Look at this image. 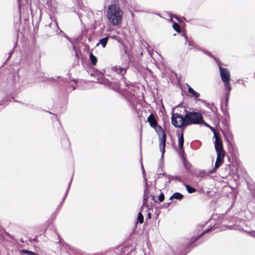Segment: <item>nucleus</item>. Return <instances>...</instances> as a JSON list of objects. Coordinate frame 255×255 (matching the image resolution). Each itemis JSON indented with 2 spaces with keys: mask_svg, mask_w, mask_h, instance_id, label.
<instances>
[{
  "mask_svg": "<svg viewBox=\"0 0 255 255\" xmlns=\"http://www.w3.org/2000/svg\"><path fill=\"white\" fill-rule=\"evenodd\" d=\"M123 14V11L115 4L110 5L107 10V18L114 26L118 25L121 23Z\"/></svg>",
  "mask_w": 255,
  "mask_h": 255,
  "instance_id": "obj_1",
  "label": "nucleus"
},
{
  "mask_svg": "<svg viewBox=\"0 0 255 255\" xmlns=\"http://www.w3.org/2000/svg\"><path fill=\"white\" fill-rule=\"evenodd\" d=\"M214 137L215 138L214 145L217 154L214 169L216 170L223 163L225 153L223 148V143L220 137L215 132H214Z\"/></svg>",
  "mask_w": 255,
  "mask_h": 255,
  "instance_id": "obj_2",
  "label": "nucleus"
},
{
  "mask_svg": "<svg viewBox=\"0 0 255 255\" xmlns=\"http://www.w3.org/2000/svg\"><path fill=\"white\" fill-rule=\"evenodd\" d=\"M186 124L187 125L199 124L203 122L202 115L198 112H188L185 115Z\"/></svg>",
  "mask_w": 255,
  "mask_h": 255,
  "instance_id": "obj_3",
  "label": "nucleus"
},
{
  "mask_svg": "<svg viewBox=\"0 0 255 255\" xmlns=\"http://www.w3.org/2000/svg\"><path fill=\"white\" fill-rule=\"evenodd\" d=\"M219 70L222 81L224 83L225 87L228 91V94H229V92L232 90V87L230 82V74L228 70L226 68L220 67Z\"/></svg>",
  "mask_w": 255,
  "mask_h": 255,
  "instance_id": "obj_4",
  "label": "nucleus"
},
{
  "mask_svg": "<svg viewBox=\"0 0 255 255\" xmlns=\"http://www.w3.org/2000/svg\"><path fill=\"white\" fill-rule=\"evenodd\" d=\"M155 128V130L157 132L159 137V148L162 152V157H163L165 152L166 135L161 127L158 126L156 127Z\"/></svg>",
  "mask_w": 255,
  "mask_h": 255,
  "instance_id": "obj_5",
  "label": "nucleus"
},
{
  "mask_svg": "<svg viewBox=\"0 0 255 255\" xmlns=\"http://www.w3.org/2000/svg\"><path fill=\"white\" fill-rule=\"evenodd\" d=\"M172 125L177 128H180L183 126H187L186 124L185 117L183 118L179 114H173L171 118Z\"/></svg>",
  "mask_w": 255,
  "mask_h": 255,
  "instance_id": "obj_6",
  "label": "nucleus"
},
{
  "mask_svg": "<svg viewBox=\"0 0 255 255\" xmlns=\"http://www.w3.org/2000/svg\"><path fill=\"white\" fill-rule=\"evenodd\" d=\"M147 122L149 123L150 126L152 128H155L157 126V122L155 119L154 116L150 114L147 120Z\"/></svg>",
  "mask_w": 255,
  "mask_h": 255,
  "instance_id": "obj_7",
  "label": "nucleus"
},
{
  "mask_svg": "<svg viewBox=\"0 0 255 255\" xmlns=\"http://www.w3.org/2000/svg\"><path fill=\"white\" fill-rule=\"evenodd\" d=\"M109 37H106L105 38H103L101 39H100L99 41V42L97 44V46H99V44L102 45V47L103 48H105L107 45L108 40Z\"/></svg>",
  "mask_w": 255,
  "mask_h": 255,
  "instance_id": "obj_8",
  "label": "nucleus"
},
{
  "mask_svg": "<svg viewBox=\"0 0 255 255\" xmlns=\"http://www.w3.org/2000/svg\"><path fill=\"white\" fill-rule=\"evenodd\" d=\"M184 144V138L183 134L178 136V147L181 150L183 148Z\"/></svg>",
  "mask_w": 255,
  "mask_h": 255,
  "instance_id": "obj_9",
  "label": "nucleus"
},
{
  "mask_svg": "<svg viewBox=\"0 0 255 255\" xmlns=\"http://www.w3.org/2000/svg\"><path fill=\"white\" fill-rule=\"evenodd\" d=\"M188 92L192 94L194 97L195 98H198L199 97L200 95L198 93L195 91L191 87H190L189 86H188Z\"/></svg>",
  "mask_w": 255,
  "mask_h": 255,
  "instance_id": "obj_10",
  "label": "nucleus"
},
{
  "mask_svg": "<svg viewBox=\"0 0 255 255\" xmlns=\"http://www.w3.org/2000/svg\"><path fill=\"white\" fill-rule=\"evenodd\" d=\"M183 197V196L181 194L179 193H175L170 197V200H172L173 199L181 200Z\"/></svg>",
  "mask_w": 255,
  "mask_h": 255,
  "instance_id": "obj_11",
  "label": "nucleus"
},
{
  "mask_svg": "<svg viewBox=\"0 0 255 255\" xmlns=\"http://www.w3.org/2000/svg\"><path fill=\"white\" fill-rule=\"evenodd\" d=\"M114 71H116L118 73H121L122 75L125 73V70L120 67L115 66L113 68Z\"/></svg>",
  "mask_w": 255,
  "mask_h": 255,
  "instance_id": "obj_12",
  "label": "nucleus"
},
{
  "mask_svg": "<svg viewBox=\"0 0 255 255\" xmlns=\"http://www.w3.org/2000/svg\"><path fill=\"white\" fill-rule=\"evenodd\" d=\"M90 58L93 65H95L97 62V58L91 53L90 54Z\"/></svg>",
  "mask_w": 255,
  "mask_h": 255,
  "instance_id": "obj_13",
  "label": "nucleus"
},
{
  "mask_svg": "<svg viewBox=\"0 0 255 255\" xmlns=\"http://www.w3.org/2000/svg\"><path fill=\"white\" fill-rule=\"evenodd\" d=\"M185 187L189 193H192L196 191V189L195 188L191 187L189 185L185 184Z\"/></svg>",
  "mask_w": 255,
  "mask_h": 255,
  "instance_id": "obj_14",
  "label": "nucleus"
},
{
  "mask_svg": "<svg viewBox=\"0 0 255 255\" xmlns=\"http://www.w3.org/2000/svg\"><path fill=\"white\" fill-rule=\"evenodd\" d=\"M173 28L177 32H180V28L179 24L176 22L173 24Z\"/></svg>",
  "mask_w": 255,
  "mask_h": 255,
  "instance_id": "obj_15",
  "label": "nucleus"
},
{
  "mask_svg": "<svg viewBox=\"0 0 255 255\" xmlns=\"http://www.w3.org/2000/svg\"><path fill=\"white\" fill-rule=\"evenodd\" d=\"M137 220L138 222L141 224L143 222V217L140 212H139L138 214Z\"/></svg>",
  "mask_w": 255,
  "mask_h": 255,
  "instance_id": "obj_16",
  "label": "nucleus"
},
{
  "mask_svg": "<svg viewBox=\"0 0 255 255\" xmlns=\"http://www.w3.org/2000/svg\"><path fill=\"white\" fill-rule=\"evenodd\" d=\"M21 252L23 253L26 254L28 255H37L34 252L27 250H22Z\"/></svg>",
  "mask_w": 255,
  "mask_h": 255,
  "instance_id": "obj_17",
  "label": "nucleus"
},
{
  "mask_svg": "<svg viewBox=\"0 0 255 255\" xmlns=\"http://www.w3.org/2000/svg\"><path fill=\"white\" fill-rule=\"evenodd\" d=\"M164 196L163 193H161L158 196V200L160 202H162L164 200Z\"/></svg>",
  "mask_w": 255,
  "mask_h": 255,
  "instance_id": "obj_18",
  "label": "nucleus"
},
{
  "mask_svg": "<svg viewBox=\"0 0 255 255\" xmlns=\"http://www.w3.org/2000/svg\"><path fill=\"white\" fill-rule=\"evenodd\" d=\"M227 142L228 143V146H229V149L230 150L231 148H232V145L231 144V142L228 138H227Z\"/></svg>",
  "mask_w": 255,
  "mask_h": 255,
  "instance_id": "obj_19",
  "label": "nucleus"
},
{
  "mask_svg": "<svg viewBox=\"0 0 255 255\" xmlns=\"http://www.w3.org/2000/svg\"><path fill=\"white\" fill-rule=\"evenodd\" d=\"M203 124H204V125L205 126H206V127L210 128H211L212 129H213V128H211V127H210V126L208 124H207L206 123H204V122H203ZM201 124H202V123ZM213 130V131H214V132H215V133H216V132L214 130Z\"/></svg>",
  "mask_w": 255,
  "mask_h": 255,
  "instance_id": "obj_20",
  "label": "nucleus"
},
{
  "mask_svg": "<svg viewBox=\"0 0 255 255\" xmlns=\"http://www.w3.org/2000/svg\"><path fill=\"white\" fill-rule=\"evenodd\" d=\"M148 217L149 218H150V213L148 214Z\"/></svg>",
  "mask_w": 255,
  "mask_h": 255,
  "instance_id": "obj_21",
  "label": "nucleus"
},
{
  "mask_svg": "<svg viewBox=\"0 0 255 255\" xmlns=\"http://www.w3.org/2000/svg\"><path fill=\"white\" fill-rule=\"evenodd\" d=\"M184 37H185V38L186 39V40L187 41V37L186 35H185Z\"/></svg>",
  "mask_w": 255,
  "mask_h": 255,
  "instance_id": "obj_22",
  "label": "nucleus"
},
{
  "mask_svg": "<svg viewBox=\"0 0 255 255\" xmlns=\"http://www.w3.org/2000/svg\"><path fill=\"white\" fill-rule=\"evenodd\" d=\"M177 19H178L179 20V19L178 18V17L177 16L175 17Z\"/></svg>",
  "mask_w": 255,
  "mask_h": 255,
  "instance_id": "obj_23",
  "label": "nucleus"
},
{
  "mask_svg": "<svg viewBox=\"0 0 255 255\" xmlns=\"http://www.w3.org/2000/svg\"><path fill=\"white\" fill-rule=\"evenodd\" d=\"M144 180L145 181H146V178L145 177H144Z\"/></svg>",
  "mask_w": 255,
  "mask_h": 255,
  "instance_id": "obj_24",
  "label": "nucleus"
},
{
  "mask_svg": "<svg viewBox=\"0 0 255 255\" xmlns=\"http://www.w3.org/2000/svg\"><path fill=\"white\" fill-rule=\"evenodd\" d=\"M143 174L144 175V171L143 170Z\"/></svg>",
  "mask_w": 255,
  "mask_h": 255,
  "instance_id": "obj_25",
  "label": "nucleus"
}]
</instances>
